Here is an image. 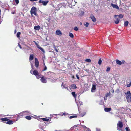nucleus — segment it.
Wrapping results in <instances>:
<instances>
[{
    "label": "nucleus",
    "instance_id": "nucleus-30",
    "mask_svg": "<svg viewBox=\"0 0 131 131\" xmlns=\"http://www.w3.org/2000/svg\"><path fill=\"white\" fill-rule=\"evenodd\" d=\"M102 63V60L101 58L99 59L98 62V64L99 65H101Z\"/></svg>",
    "mask_w": 131,
    "mask_h": 131
},
{
    "label": "nucleus",
    "instance_id": "nucleus-6",
    "mask_svg": "<svg viewBox=\"0 0 131 131\" xmlns=\"http://www.w3.org/2000/svg\"><path fill=\"white\" fill-rule=\"evenodd\" d=\"M30 72L31 74H33L35 76L38 75L39 73L38 71L36 70H34L33 71L31 70L30 71Z\"/></svg>",
    "mask_w": 131,
    "mask_h": 131
},
{
    "label": "nucleus",
    "instance_id": "nucleus-35",
    "mask_svg": "<svg viewBox=\"0 0 131 131\" xmlns=\"http://www.w3.org/2000/svg\"><path fill=\"white\" fill-rule=\"evenodd\" d=\"M65 85H64L63 83H62V88H64L65 87Z\"/></svg>",
    "mask_w": 131,
    "mask_h": 131
},
{
    "label": "nucleus",
    "instance_id": "nucleus-22",
    "mask_svg": "<svg viewBox=\"0 0 131 131\" xmlns=\"http://www.w3.org/2000/svg\"><path fill=\"white\" fill-rule=\"evenodd\" d=\"M34 59V55L33 54H31L30 55L29 60H33Z\"/></svg>",
    "mask_w": 131,
    "mask_h": 131
},
{
    "label": "nucleus",
    "instance_id": "nucleus-61",
    "mask_svg": "<svg viewBox=\"0 0 131 131\" xmlns=\"http://www.w3.org/2000/svg\"><path fill=\"white\" fill-rule=\"evenodd\" d=\"M73 78H74V76H73Z\"/></svg>",
    "mask_w": 131,
    "mask_h": 131
},
{
    "label": "nucleus",
    "instance_id": "nucleus-11",
    "mask_svg": "<svg viewBox=\"0 0 131 131\" xmlns=\"http://www.w3.org/2000/svg\"><path fill=\"white\" fill-rule=\"evenodd\" d=\"M111 5L114 8H115L117 9H119L118 6L116 5H115L112 3H111Z\"/></svg>",
    "mask_w": 131,
    "mask_h": 131
},
{
    "label": "nucleus",
    "instance_id": "nucleus-15",
    "mask_svg": "<svg viewBox=\"0 0 131 131\" xmlns=\"http://www.w3.org/2000/svg\"><path fill=\"white\" fill-rule=\"evenodd\" d=\"M77 87L74 84H72L70 87V89H75Z\"/></svg>",
    "mask_w": 131,
    "mask_h": 131
},
{
    "label": "nucleus",
    "instance_id": "nucleus-32",
    "mask_svg": "<svg viewBox=\"0 0 131 131\" xmlns=\"http://www.w3.org/2000/svg\"><path fill=\"white\" fill-rule=\"evenodd\" d=\"M85 23V24L84 23V25L86 27H88L89 24L88 22H86Z\"/></svg>",
    "mask_w": 131,
    "mask_h": 131
},
{
    "label": "nucleus",
    "instance_id": "nucleus-33",
    "mask_svg": "<svg viewBox=\"0 0 131 131\" xmlns=\"http://www.w3.org/2000/svg\"><path fill=\"white\" fill-rule=\"evenodd\" d=\"M85 61L88 62H91V60L90 59H86V60H85Z\"/></svg>",
    "mask_w": 131,
    "mask_h": 131
},
{
    "label": "nucleus",
    "instance_id": "nucleus-5",
    "mask_svg": "<svg viewBox=\"0 0 131 131\" xmlns=\"http://www.w3.org/2000/svg\"><path fill=\"white\" fill-rule=\"evenodd\" d=\"M46 79L47 78H45L43 76H42V77H41L40 80L42 83H46L47 82V81L46 80Z\"/></svg>",
    "mask_w": 131,
    "mask_h": 131
},
{
    "label": "nucleus",
    "instance_id": "nucleus-48",
    "mask_svg": "<svg viewBox=\"0 0 131 131\" xmlns=\"http://www.w3.org/2000/svg\"><path fill=\"white\" fill-rule=\"evenodd\" d=\"M36 46H37V47L38 48H39V47H41L40 46H39V45H38H38H37Z\"/></svg>",
    "mask_w": 131,
    "mask_h": 131
},
{
    "label": "nucleus",
    "instance_id": "nucleus-25",
    "mask_svg": "<svg viewBox=\"0 0 131 131\" xmlns=\"http://www.w3.org/2000/svg\"><path fill=\"white\" fill-rule=\"evenodd\" d=\"M75 115L71 116L69 117L70 119H72L74 118H76L77 117V116L76 115V114Z\"/></svg>",
    "mask_w": 131,
    "mask_h": 131
},
{
    "label": "nucleus",
    "instance_id": "nucleus-51",
    "mask_svg": "<svg viewBox=\"0 0 131 131\" xmlns=\"http://www.w3.org/2000/svg\"><path fill=\"white\" fill-rule=\"evenodd\" d=\"M122 62L123 63H124V62H125V61L124 60H123L122 61Z\"/></svg>",
    "mask_w": 131,
    "mask_h": 131
},
{
    "label": "nucleus",
    "instance_id": "nucleus-43",
    "mask_svg": "<svg viewBox=\"0 0 131 131\" xmlns=\"http://www.w3.org/2000/svg\"><path fill=\"white\" fill-rule=\"evenodd\" d=\"M36 77L37 79H39L40 77V75L39 74L38 75H36Z\"/></svg>",
    "mask_w": 131,
    "mask_h": 131
},
{
    "label": "nucleus",
    "instance_id": "nucleus-2",
    "mask_svg": "<svg viewBox=\"0 0 131 131\" xmlns=\"http://www.w3.org/2000/svg\"><path fill=\"white\" fill-rule=\"evenodd\" d=\"M123 126V123L121 121H119L117 125V129L119 131H120L121 130Z\"/></svg>",
    "mask_w": 131,
    "mask_h": 131
},
{
    "label": "nucleus",
    "instance_id": "nucleus-31",
    "mask_svg": "<svg viewBox=\"0 0 131 131\" xmlns=\"http://www.w3.org/2000/svg\"><path fill=\"white\" fill-rule=\"evenodd\" d=\"M39 49H40L42 52L43 53L45 52V51L41 47H39Z\"/></svg>",
    "mask_w": 131,
    "mask_h": 131
},
{
    "label": "nucleus",
    "instance_id": "nucleus-62",
    "mask_svg": "<svg viewBox=\"0 0 131 131\" xmlns=\"http://www.w3.org/2000/svg\"><path fill=\"white\" fill-rule=\"evenodd\" d=\"M84 126V127H86L85 126Z\"/></svg>",
    "mask_w": 131,
    "mask_h": 131
},
{
    "label": "nucleus",
    "instance_id": "nucleus-46",
    "mask_svg": "<svg viewBox=\"0 0 131 131\" xmlns=\"http://www.w3.org/2000/svg\"><path fill=\"white\" fill-rule=\"evenodd\" d=\"M18 45L19 46V48L21 49L22 48L21 46V45L19 43H18Z\"/></svg>",
    "mask_w": 131,
    "mask_h": 131
},
{
    "label": "nucleus",
    "instance_id": "nucleus-4",
    "mask_svg": "<svg viewBox=\"0 0 131 131\" xmlns=\"http://www.w3.org/2000/svg\"><path fill=\"white\" fill-rule=\"evenodd\" d=\"M48 2L49 1L48 0L44 1L42 0H39V3H42L44 6H46Z\"/></svg>",
    "mask_w": 131,
    "mask_h": 131
},
{
    "label": "nucleus",
    "instance_id": "nucleus-19",
    "mask_svg": "<svg viewBox=\"0 0 131 131\" xmlns=\"http://www.w3.org/2000/svg\"><path fill=\"white\" fill-rule=\"evenodd\" d=\"M116 63L119 65H120L122 64V62L118 59H116Z\"/></svg>",
    "mask_w": 131,
    "mask_h": 131
},
{
    "label": "nucleus",
    "instance_id": "nucleus-3",
    "mask_svg": "<svg viewBox=\"0 0 131 131\" xmlns=\"http://www.w3.org/2000/svg\"><path fill=\"white\" fill-rule=\"evenodd\" d=\"M28 113V111H24L23 112H22L20 113L17 117L18 118H20L23 117V116L24 115H27V114Z\"/></svg>",
    "mask_w": 131,
    "mask_h": 131
},
{
    "label": "nucleus",
    "instance_id": "nucleus-45",
    "mask_svg": "<svg viewBox=\"0 0 131 131\" xmlns=\"http://www.w3.org/2000/svg\"><path fill=\"white\" fill-rule=\"evenodd\" d=\"M76 77L77 78V79H78V80L79 79V75H78L77 74H76Z\"/></svg>",
    "mask_w": 131,
    "mask_h": 131
},
{
    "label": "nucleus",
    "instance_id": "nucleus-23",
    "mask_svg": "<svg viewBox=\"0 0 131 131\" xmlns=\"http://www.w3.org/2000/svg\"><path fill=\"white\" fill-rule=\"evenodd\" d=\"M72 94L74 98H76L77 96V94H75V92H72Z\"/></svg>",
    "mask_w": 131,
    "mask_h": 131
},
{
    "label": "nucleus",
    "instance_id": "nucleus-28",
    "mask_svg": "<svg viewBox=\"0 0 131 131\" xmlns=\"http://www.w3.org/2000/svg\"><path fill=\"white\" fill-rule=\"evenodd\" d=\"M20 34L21 33L20 32H18L17 34V37L18 38H19Z\"/></svg>",
    "mask_w": 131,
    "mask_h": 131
},
{
    "label": "nucleus",
    "instance_id": "nucleus-20",
    "mask_svg": "<svg viewBox=\"0 0 131 131\" xmlns=\"http://www.w3.org/2000/svg\"><path fill=\"white\" fill-rule=\"evenodd\" d=\"M35 11H37V8L35 7L34 6L31 8L30 11V13H31V12H33Z\"/></svg>",
    "mask_w": 131,
    "mask_h": 131
},
{
    "label": "nucleus",
    "instance_id": "nucleus-16",
    "mask_svg": "<svg viewBox=\"0 0 131 131\" xmlns=\"http://www.w3.org/2000/svg\"><path fill=\"white\" fill-rule=\"evenodd\" d=\"M117 16H118L119 17L118 18H122L123 17V15H122V14H120L119 15H115L114 16V17L115 18H116V17H117Z\"/></svg>",
    "mask_w": 131,
    "mask_h": 131
},
{
    "label": "nucleus",
    "instance_id": "nucleus-63",
    "mask_svg": "<svg viewBox=\"0 0 131 131\" xmlns=\"http://www.w3.org/2000/svg\"><path fill=\"white\" fill-rule=\"evenodd\" d=\"M84 126V127H86L85 126Z\"/></svg>",
    "mask_w": 131,
    "mask_h": 131
},
{
    "label": "nucleus",
    "instance_id": "nucleus-27",
    "mask_svg": "<svg viewBox=\"0 0 131 131\" xmlns=\"http://www.w3.org/2000/svg\"><path fill=\"white\" fill-rule=\"evenodd\" d=\"M41 119L43 120V121H48L49 119H47L45 118H41Z\"/></svg>",
    "mask_w": 131,
    "mask_h": 131
},
{
    "label": "nucleus",
    "instance_id": "nucleus-44",
    "mask_svg": "<svg viewBox=\"0 0 131 131\" xmlns=\"http://www.w3.org/2000/svg\"><path fill=\"white\" fill-rule=\"evenodd\" d=\"M15 1L16 4H17L19 3V0H15Z\"/></svg>",
    "mask_w": 131,
    "mask_h": 131
},
{
    "label": "nucleus",
    "instance_id": "nucleus-36",
    "mask_svg": "<svg viewBox=\"0 0 131 131\" xmlns=\"http://www.w3.org/2000/svg\"><path fill=\"white\" fill-rule=\"evenodd\" d=\"M110 68L109 67H108L106 69V71L107 72H108L110 71Z\"/></svg>",
    "mask_w": 131,
    "mask_h": 131
},
{
    "label": "nucleus",
    "instance_id": "nucleus-53",
    "mask_svg": "<svg viewBox=\"0 0 131 131\" xmlns=\"http://www.w3.org/2000/svg\"><path fill=\"white\" fill-rule=\"evenodd\" d=\"M16 30H15V31H14V33H16Z\"/></svg>",
    "mask_w": 131,
    "mask_h": 131
},
{
    "label": "nucleus",
    "instance_id": "nucleus-21",
    "mask_svg": "<svg viewBox=\"0 0 131 131\" xmlns=\"http://www.w3.org/2000/svg\"><path fill=\"white\" fill-rule=\"evenodd\" d=\"M111 110L110 108H106L104 109V110L105 112H108L110 111Z\"/></svg>",
    "mask_w": 131,
    "mask_h": 131
},
{
    "label": "nucleus",
    "instance_id": "nucleus-56",
    "mask_svg": "<svg viewBox=\"0 0 131 131\" xmlns=\"http://www.w3.org/2000/svg\"><path fill=\"white\" fill-rule=\"evenodd\" d=\"M65 88V89H68V87H65L64 88Z\"/></svg>",
    "mask_w": 131,
    "mask_h": 131
},
{
    "label": "nucleus",
    "instance_id": "nucleus-52",
    "mask_svg": "<svg viewBox=\"0 0 131 131\" xmlns=\"http://www.w3.org/2000/svg\"><path fill=\"white\" fill-rule=\"evenodd\" d=\"M104 100H107V97H104Z\"/></svg>",
    "mask_w": 131,
    "mask_h": 131
},
{
    "label": "nucleus",
    "instance_id": "nucleus-9",
    "mask_svg": "<svg viewBox=\"0 0 131 131\" xmlns=\"http://www.w3.org/2000/svg\"><path fill=\"white\" fill-rule=\"evenodd\" d=\"M0 120H1L2 122L6 123V122L9 120V119L6 118H0Z\"/></svg>",
    "mask_w": 131,
    "mask_h": 131
},
{
    "label": "nucleus",
    "instance_id": "nucleus-47",
    "mask_svg": "<svg viewBox=\"0 0 131 131\" xmlns=\"http://www.w3.org/2000/svg\"><path fill=\"white\" fill-rule=\"evenodd\" d=\"M67 113H63V114H62V116H63V115H67Z\"/></svg>",
    "mask_w": 131,
    "mask_h": 131
},
{
    "label": "nucleus",
    "instance_id": "nucleus-17",
    "mask_svg": "<svg viewBox=\"0 0 131 131\" xmlns=\"http://www.w3.org/2000/svg\"><path fill=\"white\" fill-rule=\"evenodd\" d=\"M40 29V27L39 25L35 26L34 27V29L36 30H38Z\"/></svg>",
    "mask_w": 131,
    "mask_h": 131
},
{
    "label": "nucleus",
    "instance_id": "nucleus-60",
    "mask_svg": "<svg viewBox=\"0 0 131 131\" xmlns=\"http://www.w3.org/2000/svg\"><path fill=\"white\" fill-rule=\"evenodd\" d=\"M56 80H54V82H56Z\"/></svg>",
    "mask_w": 131,
    "mask_h": 131
},
{
    "label": "nucleus",
    "instance_id": "nucleus-41",
    "mask_svg": "<svg viewBox=\"0 0 131 131\" xmlns=\"http://www.w3.org/2000/svg\"><path fill=\"white\" fill-rule=\"evenodd\" d=\"M54 49H55V50L56 51V52H58V51L57 48H56L55 46H54Z\"/></svg>",
    "mask_w": 131,
    "mask_h": 131
},
{
    "label": "nucleus",
    "instance_id": "nucleus-38",
    "mask_svg": "<svg viewBox=\"0 0 131 131\" xmlns=\"http://www.w3.org/2000/svg\"><path fill=\"white\" fill-rule=\"evenodd\" d=\"M62 114H63V113H61L60 114H58V115H60L61 116H62ZM53 115H55L56 116H57V114H53Z\"/></svg>",
    "mask_w": 131,
    "mask_h": 131
},
{
    "label": "nucleus",
    "instance_id": "nucleus-49",
    "mask_svg": "<svg viewBox=\"0 0 131 131\" xmlns=\"http://www.w3.org/2000/svg\"><path fill=\"white\" fill-rule=\"evenodd\" d=\"M30 1L33 2L34 1H37V0H30Z\"/></svg>",
    "mask_w": 131,
    "mask_h": 131
},
{
    "label": "nucleus",
    "instance_id": "nucleus-29",
    "mask_svg": "<svg viewBox=\"0 0 131 131\" xmlns=\"http://www.w3.org/2000/svg\"><path fill=\"white\" fill-rule=\"evenodd\" d=\"M69 36L72 38H73L74 37V35L72 33H69Z\"/></svg>",
    "mask_w": 131,
    "mask_h": 131
},
{
    "label": "nucleus",
    "instance_id": "nucleus-55",
    "mask_svg": "<svg viewBox=\"0 0 131 131\" xmlns=\"http://www.w3.org/2000/svg\"><path fill=\"white\" fill-rule=\"evenodd\" d=\"M96 131H100V129H97L96 130Z\"/></svg>",
    "mask_w": 131,
    "mask_h": 131
},
{
    "label": "nucleus",
    "instance_id": "nucleus-10",
    "mask_svg": "<svg viewBox=\"0 0 131 131\" xmlns=\"http://www.w3.org/2000/svg\"><path fill=\"white\" fill-rule=\"evenodd\" d=\"M96 89V85L95 84H93L91 88V91L92 92H94V91Z\"/></svg>",
    "mask_w": 131,
    "mask_h": 131
},
{
    "label": "nucleus",
    "instance_id": "nucleus-59",
    "mask_svg": "<svg viewBox=\"0 0 131 131\" xmlns=\"http://www.w3.org/2000/svg\"><path fill=\"white\" fill-rule=\"evenodd\" d=\"M80 24H81V25L82 24V23H80Z\"/></svg>",
    "mask_w": 131,
    "mask_h": 131
},
{
    "label": "nucleus",
    "instance_id": "nucleus-57",
    "mask_svg": "<svg viewBox=\"0 0 131 131\" xmlns=\"http://www.w3.org/2000/svg\"><path fill=\"white\" fill-rule=\"evenodd\" d=\"M31 66L32 67V68H33V65L32 64H31Z\"/></svg>",
    "mask_w": 131,
    "mask_h": 131
},
{
    "label": "nucleus",
    "instance_id": "nucleus-13",
    "mask_svg": "<svg viewBox=\"0 0 131 131\" xmlns=\"http://www.w3.org/2000/svg\"><path fill=\"white\" fill-rule=\"evenodd\" d=\"M13 122L12 120H9L7 121V122L6 123V124H8L11 125L13 124Z\"/></svg>",
    "mask_w": 131,
    "mask_h": 131
},
{
    "label": "nucleus",
    "instance_id": "nucleus-18",
    "mask_svg": "<svg viewBox=\"0 0 131 131\" xmlns=\"http://www.w3.org/2000/svg\"><path fill=\"white\" fill-rule=\"evenodd\" d=\"M116 20L115 21V22L116 24H118L120 21V19L119 18H117V17L116 18Z\"/></svg>",
    "mask_w": 131,
    "mask_h": 131
},
{
    "label": "nucleus",
    "instance_id": "nucleus-26",
    "mask_svg": "<svg viewBox=\"0 0 131 131\" xmlns=\"http://www.w3.org/2000/svg\"><path fill=\"white\" fill-rule=\"evenodd\" d=\"M129 23V22L128 21H125L124 22V25L125 26H127Z\"/></svg>",
    "mask_w": 131,
    "mask_h": 131
},
{
    "label": "nucleus",
    "instance_id": "nucleus-12",
    "mask_svg": "<svg viewBox=\"0 0 131 131\" xmlns=\"http://www.w3.org/2000/svg\"><path fill=\"white\" fill-rule=\"evenodd\" d=\"M56 34L59 36H61L62 35V33L59 30H58L56 31Z\"/></svg>",
    "mask_w": 131,
    "mask_h": 131
},
{
    "label": "nucleus",
    "instance_id": "nucleus-1",
    "mask_svg": "<svg viewBox=\"0 0 131 131\" xmlns=\"http://www.w3.org/2000/svg\"><path fill=\"white\" fill-rule=\"evenodd\" d=\"M126 95V97L128 103H131V93L130 91H128L126 93H125Z\"/></svg>",
    "mask_w": 131,
    "mask_h": 131
},
{
    "label": "nucleus",
    "instance_id": "nucleus-54",
    "mask_svg": "<svg viewBox=\"0 0 131 131\" xmlns=\"http://www.w3.org/2000/svg\"><path fill=\"white\" fill-rule=\"evenodd\" d=\"M15 12H14L11 13H12V14H15Z\"/></svg>",
    "mask_w": 131,
    "mask_h": 131
},
{
    "label": "nucleus",
    "instance_id": "nucleus-64",
    "mask_svg": "<svg viewBox=\"0 0 131 131\" xmlns=\"http://www.w3.org/2000/svg\"><path fill=\"white\" fill-rule=\"evenodd\" d=\"M55 131H57V130H56Z\"/></svg>",
    "mask_w": 131,
    "mask_h": 131
},
{
    "label": "nucleus",
    "instance_id": "nucleus-50",
    "mask_svg": "<svg viewBox=\"0 0 131 131\" xmlns=\"http://www.w3.org/2000/svg\"><path fill=\"white\" fill-rule=\"evenodd\" d=\"M34 42L36 46L38 44L35 41H34Z\"/></svg>",
    "mask_w": 131,
    "mask_h": 131
},
{
    "label": "nucleus",
    "instance_id": "nucleus-34",
    "mask_svg": "<svg viewBox=\"0 0 131 131\" xmlns=\"http://www.w3.org/2000/svg\"><path fill=\"white\" fill-rule=\"evenodd\" d=\"M73 29L74 30L76 31H77L78 30V28L77 27H74V28Z\"/></svg>",
    "mask_w": 131,
    "mask_h": 131
},
{
    "label": "nucleus",
    "instance_id": "nucleus-42",
    "mask_svg": "<svg viewBox=\"0 0 131 131\" xmlns=\"http://www.w3.org/2000/svg\"><path fill=\"white\" fill-rule=\"evenodd\" d=\"M110 95V93H107L106 95V97L109 96Z\"/></svg>",
    "mask_w": 131,
    "mask_h": 131
},
{
    "label": "nucleus",
    "instance_id": "nucleus-7",
    "mask_svg": "<svg viewBox=\"0 0 131 131\" xmlns=\"http://www.w3.org/2000/svg\"><path fill=\"white\" fill-rule=\"evenodd\" d=\"M90 18L93 22H95L96 21V19L93 14H91Z\"/></svg>",
    "mask_w": 131,
    "mask_h": 131
},
{
    "label": "nucleus",
    "instance_id": "nucleus-40",
    "mask_svg": "<svg viewBox=\"0 0 131 131\" xmlns=\"http://www.w3.org/2000/svg\"><path fill=\"white\" fill-rule=\"evenodd\" d=\"M125 129L126 131H129V129L128 127H126Z\"/></svg>",
    "mask_w": 131,
    "mask_h": 131
},
{
    "label": "nucleus",
    "instance_id": "nucleus-8",
    "mask_svg": "<svg viewBox=\"0 0 131 131\" xmlns=\"http://www.w3.org/2000/svg\"><path fill=\"white\" fill-rule=\"evenodd\" d=\"M35 65L36 68H38L39 65V61L38 59L36 58H35Z\"/></svg>",
    "mask_w": 131,
    "mask_h": 131
},
{
    "label": "nucleus",
    "instance_id": "nucleus-14",
    "mask_svg": "<svg viewBox=\"0 0 131 131\" xmlns=\"http://www.w3.org/2000/svg\"><path fill=\"white\" fill-rule=\"evenodd\" d=\"M36 11H35L33 12H31V14L32 15V17H33V15H32V14H34L36 16L38 17V15L37 14V13L36 12Z\"/></svg>",
    "mask_w": 131,
    "mask_h": 131
},
{
    "label": "nucleus",
    "instance_id": "nucleus-39",
    "mask_svg": "<svg viewBox=\"0 0 131 131\" xmlns=\"http://www.w3.org/2000/svg\"><path fill=\"white\" fill-rule=\"evenodd\" d=\"M47 69V67L46 66H44V68L42 71H44L46 70Z\"/></svg>",
    "mask_w": 131,
    "mask_h": 131
},
{
    "label": "nucleus",
    "instance_id": "nucleus-37",
    "mask_svg": "<svg viewBox=\"0 0 131 131\" xmlns=\"http://www.w3.org/2000/svg\"><path fill=\"white\" fill-rule=\"evenodd\" d=\"M127 87H130L131 86V82L129 84H127Z\"/></svg>",
    "mask_w": 131,
    "mask_h": 131
},
{
    "label": "nucleus",
    "instance_id": "nucleus-24",
    "mask_svg": "<svg viewBox=\"0 0 131 131\" xmlns=\"http://www.w3.org/2000/svg\"><path fill=\"white\" fill-rule=\"evenodd\" d=\"M25 118L28 120H30L31 119V117L30 116H26L25 117Z\"/></svg>",
    "mask_w": 131,
    "mask_h": 131
},
{
    "label": "nucleus",
    "instance_id": "nucleus-58",
    "mask_svg": "<svg viewBox=\"0 0 131 131\" xmlns=\"http://www.w3.org/2000/svg\"><path fill=\"white\" fill-rule=\"evenodd\" d=\"M84 115H81V116L82 117H83Z\"/></svg>",
    "mask_w": 131,
    "mask_h": 131
}]
</instances>
